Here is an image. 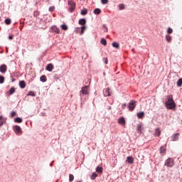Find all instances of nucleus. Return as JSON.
<instances>
[{
	"label": "nucleus",
	"instance_id": "1",
	"mask_svg": "<svg viewBox=\"0 0 182 182\" xmlns=\"http://www.w3.org/2000/svg\"><path fill=\"white\" fill-rule=\"evenodd\" d=\"M166 109L171 110L173 109H176V102H174V100L173 99V95H168L166 97V102L165 103Z\"/></svg>",
	"mask_w": 182,
	"mask_h": 182
},
{
	"label": "nucleus",
	"instance_id": "2",
	"mask_svg": "<svg viewBox=\"0 0 182 182\" xmlns=\"http://www.w3.org/2000/svg\"><path fill=\"white\" fill-rule=\"evenodd\" d=\"M68 5H69V11L73 12L75 11V8H76V4L73 2V1H68Z\"/></svg>",
	"mask_w": 182,
	"mask_h": 182
},
{
	"label": "nucleus",
	"instance_id": "3",
	"mask_svg": "<svg viewBox=\"0 0 182 182\" xmlns=\"http://www.w3.org/2000/svg\"><path fill=\"white\" fill-rule=\"evenodd\" d=\"M165 166H166V167H173V166H174V160L171 158L168 159L165 161Z\"/></svg>",
	"mask_w": 182,
	"mask_h": 182
},
{
	"label": "nucleus",
	"instance_id": "4",
	"mask_svg": "<svg viewBox=\"0 0 182 182\" xmlns=\"http://www.w3.org/2000/svg\"><path fill=\"white\" fill-rule=\"evenodd\" d=\"M136 102L133 100L129 103L128 109L130 112H133V110H134L136 108Z\"/></svg>",
	"mask_w": 182,
	"mask_h": 182
},
{
	"label": "nucleus",
	"instance_id": "5",
	"mask_svg": "<svg viewBox=\"0 0 182 182\" xmlns=\"http://www.w3.org/2000/svg\"><path fill=\"white\" fill-rule=\"evenodd\" d=\"M80 93H82V95H89V86L82 87Z\"/></svg>",
	"mask_w": 182,
	"mask_h": 182
},
{
	"label": "nucleus",
	"instance_id": "6",
	"mask_svg": "<svg viewBox=\"0 0 182 182\" xmlns=\"http://www.w3.org/2000/svg\"><path fill=\"white\" fill-rule=\"evenodd\" d=\"M14 130L16 134H21V133H22V129H21V127L18 125L14 127Z\"/></svg>",
	"mask_w": 182,
	"mask_h": 182
},
{
	"label": "nucleus",
	"instance_id": "7",
	"mask_svg": "<svg viewBox=\"0 0 182 182\" xmlns=\"http://www.w3.org/2000/svg\"><path fill=\"white\" fill-rule=\"evenodd\" d=\"M8 69V67L6 66V65L3 64L0 66V72L1 73H6V70Z\"/></svg>",
	"mask_w": 182,
	"mask_h": 182
},
{
	"label": "nucleus",
	"instance_id": "8",
	"mask_svg": "<svg viewBox=\"0 0 182 182\" xmlns=\"http://www.w3.org/2000/svg\"><path fill=\"white\" fill-rule=\"evenodd\" d=\"M178 137H180L179 133L173 134L171 136L172 141H177V140H178Z\"/></svg>",
	"mask_w": 182,
	"mask_h": 182
},
{
	"label": "nucleus",
	"instance_id": "9",
	"mask_svg": "<svg viewBox=\"0 0 182 182\" xmlns=\"http://www.w3.org/2000/svg\"><path fill=\"white\" fill-rule=\"evenodd\" d=\"M126 161L129 164H133L134 163V159H133V156H127Z\"/></svg>",
	"mask_w": 182,
	"mask_h": 182
},
{
	"label": "nucleus",
	"instance_id": "10",
	"mask_svg": "<svg viewBox=\"0 0 182 182\" xmlns=\"http://www.w3.org/2000/svg\"><path fill=\"white\" fill-rule=\"evenodd\" d=\"M103 93L104 96H105L106 97H107V96H110V90L109 88H105Z\"/></svg>",
	"mask_w": 182,
	"mask_h": 182
},
{
	"label": "nucleus",
	"instance_id": "11",
	"mask_svg": "<svg viewBox=\"0 0 182 182\" xmlns=\"http://www.w3.org/2000/svg\"><path fill=\"white\" fill-rule=\"evenodd\" d=\"M51 29L53 32H55V33H60V30H59V28L56 26L51 27Z\"/></svg>",
	"mask_w": 182,
	"mask_h": 182
},
{
	"label": "nucleus",
	"instance_id": "12",
	"mask_svg": "<svg viewBox=\"0 0 182 182\" xmlns=\"http://www.w3.org/2000/svg\"><path fill=\"white\" fill-rule=\"evenodd\" d=\"M46 70H48V72H52V70H53V64H48L46 67Z\"/></svg>",
	"mask_w": 182,
	"mask_h": 182
},
{
	"label": "nucleus",
	"instance_id": "13",
	"mask_svg": "<svg viewBox=\"0 0 182 182\" xmlns=\"http://www.w3.org/2000/svg\"><path fill=\"white\" fill-rule=\"evenodd\" d=\"M19 86L21 89H25L26 87V83L25 81L22 80L19 82Z\"/></svg>",
	"mask_w": 182,
	"mask_h": 182
},
{
	"label": "nucleus",
	"instance_id": "14",
	"mask_svg": "<svg viewBox=\"0 0 182 182\" xmlns=\"http://www.w3.org/2000/svg\"><path fill=\"white\" fill-rule=\"evenodd\" d=\"M136 131L138 132V133H139V134H141V132L143 131V129H141V124H137Z\"/></svg>",
	"mask_w": 182,
	"mask_h": 182
},
{
	"label": "nucleus",
	"instance_id": "15",
	"mask_svg": "<svg viewBox=\"0 0 182 182\" xmlns=\"http://www.w3.org/2000/svg\"><path fill=\"white\" fill-rule=\"evenodd\" d=\"M6 122V119L4 117L0 116V127L4 124Z\"/></svg>",
	"mask_w": 182,
	"mask_h": 182
},
{
	"label": "nucleus",
	"instance_id": "16",
	"mask_svg": "<svg viewBox=\"0 0 182 182\" xmlns=\"http://www.w3.org/2000/svg\"><path fill=\"white\" fill-rule=\"evenodd\" d=\"M97 173H99L100 174H102L103 173V167L102 166H97L96 168Z\"/></svg>",
	"mask_w": 182,
	"mask_h": 182
},
{
	"label": "nucleus",
	"instance_id": "17",
	"mask_svg": "<svg viewBox=\"0 0 182 182\" xmlns=\"http://www.w3.org/2000/svg\"><path fill=\"white\" fill-rule=\"evenodd\" d=\"M40 80H41V82H45L48 80V77H46V75H43L41 76Z\"/></svg>",
	"mask_w": 182,
	"mask_h": 182
},
{
	"label": "nucleus",
	"instance_id": "18",
	"mask_svg": "<svg viewBox=\"0 0 182 182\" xmlns=\"http://www.w3.org/2000/svg\"><path fill=\"white\" fill-rule=\"evenodd\" d=\"M137 117L138 119H143L144 117V112L137 113Z\"/></svg>",
	"mask_w": 182,
	"mask_h": 182
},
{
	"label": "nucleus",
	"instance_id": "19",
	"mask_svg": "<svg viewBox=\"0 0 182 182\" xmlns=\"http://www.w3.org/2000/svg\"><path fill=\"white\" fill-rule=\"evenodd\" d=\"M118 123L119 124H126V121L124 120V119L123 117H121L119 119Z\"/></svg>",
	"mask_w": 182,
	"mask_h": 182
},
{
	"label": "nucleus",
	"instance_id": "20",
	"mask_svg": "<svg viewBox=\"0 0 182 182\" xmlns=\"http://www.w3.org/2000/svg\"><path fill=\"white\" fill-rule=\"evenodd\" d=\"M80 25H86V19L85 18H81L78 21Z\"/></svg>",
	"mask_w": 182,
	"mask_h": 182
},
{
	"label": "nucleus",
	"instance_id": "21",
	"mask_svg": "<svg viewBox=\"0 0 182 182\" xmlns=\"http://www.w3.org/2000/svg\"><path fill=\"white\" fill-rule=\"evenodd\" d=\"M160 134H161V131L160 130V128H157L156 129V131H155V136H160Z\"/></svg>",
	"mask_w": 182,
	"mask_h": 182
},
{
	"label": "nucleus",
	"instance_id": "22",
	"mask_svg": "<svg viewBox=\"0 0 182 182\" xmlns=\"http://www.w3.org/2000/svg\"><path fill=\"white\" fill-rule=\"evenodd\" d=\"M113 48H116V49H119L120 48V45L117 42L112 43Z\"/></svg>",
	"mask_w": 182,
	"mask_h": 182
},
{
	"label": "nucleus",
	"instance_id": "23",
	"mask_svg": "<svg viewBox=\"0 0 182 182\" xmlns=\"http://www.w3.org/2000/svg\"><path fill=\"white\" fill-rule=\"evenodd\" d=\"M80 29H81L80 35H83V33H85V31H86V26H82L81 28H80Z\"/></svg>",
	"mask_w": 182,
	"mask_h": 182
},
{
	"label": "nucleus",
	"instance_id": "24",
	"mask_svg": "<svg viewBox=\"0 0 182 182\" xmlns=\"http://www.w3.org/2000/svg\"><path fill=\"white\" fill-rule=\"evenodd\" d=\"M100 12H102V10H100V9H95L94 10L95 15H100Z\"/></svg>",
	"mask_w": 182,
	"mask_h": 182
},
{
	"label": "nucleus",
	"instance_id": "25",
	"mask_svg": "<svg viewBox=\"0 0 182 182\" xmlns=\"http://www.w3.org/2000/svg\"><path fill=\"white\" fill-rule=\"evenodd\" d=\"M97 177V173L96 172H93L92 174L90 176L91 180H95Z\"/></svg>",
	"mask_w": 182,
	"mask_h": 182
},
{
	"label": "nucleus",
	"instance_id": "26",
	"mask_svg": "<svg viewBox=\"0 0 182 182\" xmlns=\"http://www.w3.org/2000/svg\"><path fill=\"white\" fill-rule=\"evenodd\" d=\"M100 43H102V45H103L104 46H106V45H107V42L106 41V39H105V38L101 39Z\"/></svg>",
	"mask_w": 182,
	"mask_h": 182
},
{
	"label": "nucleus",
	"instance_id": "27",
	"mask_svg": "<svg viewBox=\"0 0 182 182\" xmlns=\"http://www.w3.org/2000/svg\"><path fill=\"white\" fill-rule=\"evenodd\" d=\"M177 86H178V87H181L182 85V78H180L178 82H176Z\"/></svg>",
	"mask_w": 182,
	"mask_h": 182
},
{
	"label": "nucleus",
	"instance_id": "28",
	"mask_svg": "<svg viewBox=\"0 0 182 182\" xmlns=\"http://www.w3.org/2000/svg\"><path fill=\"white\" fill-rule=\"evenodd\" d=\"M161 154H163V153H165L166 152V146H161L160 148V150H159Z\"/></svg>",
	"mask_w": 182,
	"mask_h": 182
},
{
	"label": "nucleus",
	"instance_id": "29",
	"mask_svg": "<svg viewBox=\"0 0 182 182\" xmlns=\"http://www.w3.org/2000/svg\"><path fill=\"white\" fill-rule=\"evenodd\" d=\"M166 40L167 42H168V43L171 42V36H170V35H166Z\"/></svg>",
	"mask_w": 182,
	"mask_h": 182
},
{
	"label": "nucleus",
	"instance_id": "30",
	"mask_svg": "<svg viewBox=\"0 0 182 182\" xmlns=\"http://www.w3.org/2000/svg\"><path fill=\"white\" fill-rule=\"evenodd\" d=\"M14 122H15L16 123H22V119L20 118V117H17V118H16V119H14Z\"/></svg>",
	"mask_w": 182,
	"mask_h": 182
},
{
	"label": "nucleus",
	"instance_id": "31",
	"mask_svg": "<svg viewBox=\"0 0 182 182\" xmlns=\"http://www.w3.org/2000/svg\"><path fill=\"white\" fill-rule=\"evenodd\" d=\"M75 180V176H73V174H70L69 175V181L72 182Z\"/></svg>",
	"mask_w": 182,
	"mask_h": 182
},
{
	"label": "nucleus",
	"instance_id": "32",
	"mask_svg": "<svg viewBox=\"0 0 182 182\" xmlns=\"http://www.w3.org/2000/svg\"><path fill=\"white\" fill-rule=\"evenodd\" d=\"M15 92V88L11 87L9 91V95H14V92Z\"/></svg>",
	"mask_w": 182,
	"mask_h": 182
},
{
	"label": "nucleus",
	"instance_id": "33",
	"mask_svg": "<svg viewBox=\"0 0 182 182\" xmlns=\"http://www.w3.org/2000/svg\"><path fill=\"white\" fill-rule=\"evenodd\" d=\"M87 14V9H84L81 10V15H86Z\"/></svg>",
	"mask_w": 182,
	"mask_h": 182
},
{
	"label": "nucleus",
	"instance_id": "34",
	"mask_svg": "<svg viewBox=\"0 0 182 182\" xmlns=\"http://www.w3.org/2000/svg\"><path fill=\"white\" fill-rule=\"evenodd\" d=\"M61 28L63 31H68V26H66V24H63L61 25Z\"/></svg>",
	"mask_w": 182,
	"mask_h": 182
},
{
	"label": "nucleus",
	"instance_id": "35",
	"mask_svg": "<svg viewBox=\"0 0 182 182\" xmlns=\"http://www.w3.org/2000/svg\"><path fill=\"white\" fill-rule=\"evenodd\" d=\"M119 8L120 11H123V9H124V8H125V6L123 4H119Z\"/></svg>",
	"mask_w": 182,
	"mask_h": 182
},
{
	"label": "nucleus",
	"instance_id": "36",
	"mask_svg": "<svg viewBox=\"0 0 182 182\" xmlns=\"http://www.w3.org/2000/svg\"><path fill=\"white\" fill-rule=\"evenodd\" d=\"M5 82V77L0 75V83L2 84Z\"/></svg>",
	"mask_w": 182,
	"mask_h": 182
},
{
	"label": "nucleus",
	"instance_id": "37",
	"mask_svg": "<svg viewBox=\"0 0 182 182\" xmlns=\"http://www.w3.org/2000/svg\"><path fill=\"white\" fill-rule=\"evenodd\" d=\"M27 96H33V97H35V96H36V94H35V92H32V91H30V92L28 93Z\"/></svg>",
	"mask_w": 182,
	"mask_h": 182
},
{
	"label": "nucleus",
	"instance_id": "38",
	"mask_svg": "<svg viewBox=\"0 0 182 182\" xmlns=\"http://www.w3.org/2000/svg\"><path fill=\"white\" fill-rule=\"evenodd\" d=\"M5 23L6 25H11V19L10 18H7L5 20Z\"/></svg>",
	"mask_w": 182,
	"mask_h": 182
},
{
	"label": "nucleus",
	"instance_id": "39",
	"mask_svg": "<svg viewBox=\"0 0 182 182\" xmlns=\"http://www.w3.org/2000/svg\"><path fill=\"white\" fill-rule=\"evenodd\" d=\"M101 2L103 5H106V4H109V0H101Z\"/></svg>",
	"mask_w": 182,
	"mask_h": 182
},
{
	"label": "nucleus",
	"instance_id": "40",
	"mask_svg": "<svg viewBox=\"0 0 182 182\" xmlns=\"http://www.w3.org/2000/svg\"><path fill=\"white\" fill-rule=\"evenodd\" d=\"M103 62H104V63H105V65H107V63H108V60H107V58H103Z\"/></svg>",
	"mask_w": 182,
	"mask_h": 182
},
{
	"label": "nucleus",
	"instance_id": "41",
	"mask_svg": "<svg viewBox=\"0 0 182 182\" xmlns=\"http://www.w3.org/2000/svg\"><path fill=\"white\" fill-rule=\"evenodd\" d=\"M49 11H50V12H53V11H55V6H50L49 8Z\"/></svg>",
	"mask_w": 182,
	"mask_h": 182
},
{
	"label": "nucleus",
	"instance_id": "42",
	"mask_svg": "<svg viewBox=\"0 0 182 182\" xmlns=\"http://www.w3.org/2000/svg\"><path fill=\"white\" fill-rule=\"evenodd\" d=\"M167 32L168 33H173V29L171 28H168Z\"/></svg>",
	"mask_w": 182,
	"mask_h": 182
},
{
	"label": "nucleus",
	"instance_id": "43",
	"mask_svg": "<svg viewBox=\"0 0 182 182\" xmlns=\"http://www.w3.org/2000/svg\"><path fill=\"white\" fill-rule=\"evenodd\" d=\"M11 117H15V116H16V112H12L11 113Z\"/></svg>",
	"mask_w": 182,
	"mask_h": 182
},
{
	"label": "nucleus",
	"instance_id": "44",
	"mask_svg": "<svg viewBox=\"0 0 182 182\" xmlns=\"http://www.w3.org/2000/svg\"><path fill=\"white\" fill-rule=\"evenodd\" d=\"M126 106H127L126 103L122 104V109H126Z\"/></svg>",
	"mask_w": 182,
	"mask_h": 182
},
{
	"label": "nucleus",
	"instance_id": "45",
	"mask_svg": "<svg viewBox=\"0 0 182 182\" xmlns=\"http://www.w3.org/2000/svg\"><path fill=\"white\" fill-rule=\"evenodd\" d=\"M78 29H80V28H75V33H79V30Z\"/></svg>",
	"mask_w": 182,
	"mask_h": 182
},
{
	"label": "nucleus",
	"instance_id": "46",
	"mask_svg": "<svg viewBox=\"0 0 182 182\" xmlns=\"http://www.w3.org/2000/svg\"><path fill=\"white\" fill-rule=\"evenodd\" d=\"M9 39H10V41H12V39H14V36H9Z\"/></svg>",
	"mask_w": 182,
	"mask_h": 182
},
{
	"label": "nucleus",
	"instance_id": "47",
	"mask_svg": "<svg viewBox=\"0 0 182 182\" xmlns=\"http://www.w3.org/2000/svg\"><path fill=\"white\" fill-rule=\"evenodd\" d=\"M109 109H112V107H109Z\"/></svg>",
	"mask_w": 182,
	"mask_h": 182
}]
</instances>
